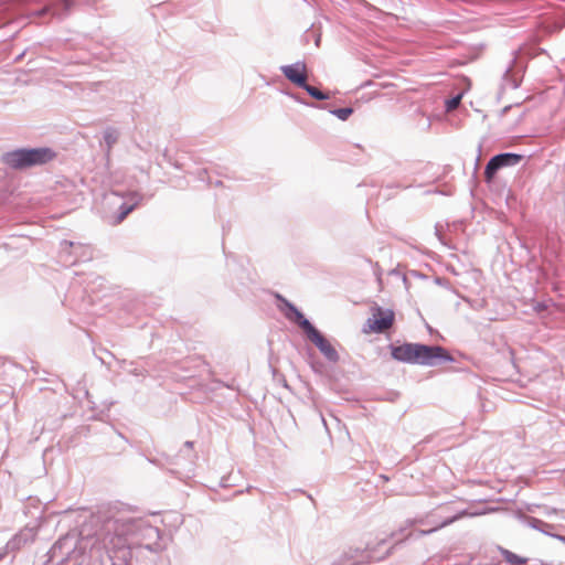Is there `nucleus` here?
<instances>
[{
	"label": "nucleus",
	"mask_w": 565,
	"mask_h": 565,
	"mask_svg": "<svg viewBox=\"0 0 565 565\" xmlns=\"http://www.w3.org/2000/svg\"><path fill=\"white\" fill-rule=\"evenodd\" d=\"M279 70L282 75L295 86L300 87L306 85L307 65L303 61H297L292 64L281 65Z\"/></svg>",
	"instance_id": "9"
},
{
	"label": "nucleus",
	"mask_w": 565,
	"mask_h": 565,
	"mask_svg": "<svg viewBox=\"0 0 565 565\" xmlns=\"http://www.w3.org/2000/svg\"><path fill=\"white\" fill-rule=\"evenodd\" d=\"M316 107L327 109L329 114L337 117L341 121H347L354 113V108L352 106L329 107L328 105H316Z\"/></svg>",
	"instance_id": "12"
},
{
	"label": "nucleus",
	"mask_w": 565,
	"mask_h": 565,
	"mask_svg": "<svg viewBox=\"0 0 565 565\" xmlns=\"http://www.w3.org/2000/svg\"><path fill=\"white\" fill-rule=\"evenodd\" d=\"M371 311L372 317L367 318L362 328L364 333L380 334L395 321V312L391 308H383L374 303V306L371 307Z\"/></svg>",
	"instance_id": "6"
},
{
	"label": "nucleus",
	"mask_w": 565,
	"mask_h": 565,
	"mask_svg": "<svg viewBox=\"0 0 565 565\" xmlns=\"http://www.w3.org/2000/svg\"><path fill=\"white\" fill-rule=\"evenodd\" d=\"M391 274H392V275H397L398 273H397V270H396V269H393V270L391 271Z\"/></svg>",
	"instance_id": "43"
},
{
	"label": "nucleus",
	"mask_w": 565,
	"mask_h": 565,
	"mask_svg": "<svg viewBox=\"0 0 565 565\" xmlns=\"http://www.w3.org/2000/svg\"><path fill=\"white\" fill-rule=\"evenodd\" d=\"M281 384L284 387L289 388L288 382L285 377L282 379Z\"/></svg>",
	"instance_id": "39"
},
{
	"label": "nucleus",
	"mask_w": 565,
	"mask_h": 565,
	"mask_svg": "<svg viewBox=\"0 0 565 565\" xmlns=\"http://www.w3.org/2000/svg\"><path fill=\"white\" fill-rule=\"evenodd\" d=\"M366 260H367V263L373 265V267H374V275L377 277V280H381L382 270H381V267H380L379 263L373 264L371 259H366Z\"/></svg>",
	"instance_id": "22"
},
{
	"label": "nucleus",
	"mask_w": 565,
	"mask_h": 565,
	"mask_svg": "<svg viewBox=\"0 0 565 565\" xmlns=\"http://www.w3.org/2000/svg\"><path fill=\"white\" fill-rule=\"evenodd\" d=\"M243 493V490H235L233 493H232V497H235L237 494H242Z\"/></svg>",
	"instance_id": "40"
},
{
	"label": "nucleus",
	"mask_w": 565,
	"mask_h": 565,
	"mask_svg": "<svg viewBox=\"0 0 565 565\" xmlns=\"http://www.w3.org/2000/svg\"><path fill=\"white\" fill-rule=\"evenodd\" d=\"M317 359H318V356H317V354L315 353V351H313L312 349L308 348V349H307V361H308V363H309L310 361H315V360H317Z\"/></svg>",
	"instance_id": "25"
},
{
	"label": "nucleus",
	"mask_w": 565,
	"mask_h": 565,
	"mask_svg": "<svg viewBox=\"0 0 565 565\" xmlns=\"http://www.w3.org/2000/svg\"><path fill=\"white\" fill-rule=\"evenodd\" d=\"M309 365H310L311 370L318 375H322L326 371L324 363L322 361H320L319 359H317L315 361H310Z\"/></svg>",
	"instance_id": "19"
},
{
	"label": "nucleus",
	"mask_w": 565,
	"mask_h": 565,
	"mask_svg": "<svg viewBox=\"0 0 565 565\" xmlns=\"http://www.w3.org/2000/svg\"><path fill=\"white\" fill-rule=\"evenodd\" d=\"M385 544L384 540L376 543L367 542L365 545L350 546L339 556L334 565H365L372 561H382L391 555V548L384 554H377V547Z\"/></svg>",
	"instance_id": "3"
},
{
	"label": "nucleus",
	"mask_w": 565,
	"mask_h": 565,
	"mask_svg": "<svg viewBox=\"0 0 565 565\" xmlns=\"http://www.w3.org/2000/svg\"><path fill=\"white\" fill-rule=\"evenodd\" d=\"M140 530V522L136 520L116 521L113 524V531L104 539L114 550L125 547L129 540Z\"/></svg>",
	"instance_id": "5"
},
{
	"label": "nucleus",
	"mask_w": 565,
	"mask_h": 565,
	"mask_svg": "<svg viewBox=\"0 0 565 565\" xmlns=\"http://www.w3.org/2000/svg\"><path fill=\"white\" fill-rule=\"evenodd\" d=\"M381 478H382L383 480H385V481H387V480H388V477H386L385 475H381Z\"/></svg>",
	"instance_id": "42"
},
{
	"label": "nucleus",
	"mask_w": 565,
	"mask_h": 565,
	"mask_svg": "<svg viewBox=\"0 0 565 565\" xmlns=\"http://www.w3.org/2000/svg\"><path fill=\"white\" fill-rule=\"evenodd\" d=\"M55 157L49 148L19 149L6 154V162L14 169H25L33 166L44 164Z\"/></svg>",
	"instance_id": "4"
},
{
	"label": "nucleus",
	"mask_w": 565,
	"mask_h": 565,
	"mask_svg": "<svg viewBox=\"0 0 565 565\" xmlns=\"http://www.w3.org/2000/svg\"><path fill=\"white\" fill-rule=\"evenodd\" d=\"M440 509H441V510H448V509H449V505H448V504L440 505Z\"/></svg>",
	"instance_id": "41"
},
{
	"label": "nucleus",
	"mask_w": 565,
	"mask_h": 565,
	"mask_svg": "<svg viewBox=\"0 0 565 565\" xmlns=\"http://www.w3.org/2000/svg\"><path fill=\"white\" fill-rule=\"evenodd\" d=\"M434 282L441 287H447L449 285L448 279H446L445 277H439V276H436L434 278Z\"/></svg>",
	"instance_id": "21"
},
{
	"label": "nucleus",
	"mask_w": 565,
	"mask_h": 565,
	"mask_svg": "<svg viewBox=\"0 0 565 565\" xmlns=\"http://www.w3.org/2000/svg\"><path fill=\"white\" fill-rule=\"evenodd\" d=\"M511 108H512V105L504 106V107L501 109L500 115H501V116H504L505 114H508V111H509Z\"/></svg>",
	"instance_id": "34"
},
{
	"label": "nucleus",
	"mask_w": 565,
	"mask_h": 565,
	"mask_svg": "<svg viewBox=\"0 0 565 565\" xmlns=\"http://www.w3.org/2000/svg\"><path fill=\"white\" fill-rule=\"evenodd\" d=\"M520 85H521V82H520L519 79H516V78H514V77H513V78H511V86H512V88H514V89H515V88H518Z\"/></svg>",
	"instance_id": "33"
},
{
	"label": "nucleus",
	"mask_w": 565,
	"mask_h": 565,
	"mask_svg": "<svg viewBox=\"0 0 565 565\" xmlns=\"http://www.w3.org/2000/svg\"><path fill=\"white\" fill-rule=\"evenodd\" d=\"M481 149H482V145H481V143H479V145H478V154H477L476 162H475V172H476V171H477V169H478L479 159H480V156H481Z\"/></svg>",
	"instance_id": "30"
},
{
	"label": "nucleus",
	"mask_w": 565,
	"mask_h": 565,
	"mask_svg": "<svg viewBox=\"0 0 565 565\" xmlns=\"http://www.w3.org/2000/svg\"><path fill=\"white\" fill-rule=\"evenodd\" d=\"M214 398L218 395L217 392L226 388L228 391L226 395V399L228 402L236 401L238 397V388L235 386V381L233 380L231 383H225L218 379L214 377Z\"/></svg>",
	"instance_id": "11"
},
{
	"label": "nucleus",
	"mask_w": 565,
	"mask_h": 565,
	"mask_svg": "<svg viewBox=\"0 0 565 565\" xmlns=\"http://www.w3.org/2000/svg\"><path fill=\"white\" fill-rule=\"evenodd\" d=\"M230 499V497H223L221 493H218L215 489H214V497H213V500L216 501V500H222V501H227Z\"/></svg>",
	"instance_id": "29"
},
{
	"label": "nucleus",
	"mask_w": 565,
	"mask_h": 565,
	"mask_svg": "<svg viewBox=\"0 0 565 565\" xmlns=\"http://www.w3.org/2000/svg\"><path fill=\"white\" fill-rule=\"evenodd\" d=\"M544 513L547 515V516H551L552 514H556L558 512V510L556 508H550L547 505L544 507Z\"/></svg>",
	"instance_id": "28"
},
{
	"label": "nucleus",
	"mask_w": 565,
	"mask_h": 565,
	"mask_svg": "<svg viewBox=\"0 0 565 565\" xmlns=\"http://www.w3.org/2000/svg\"><path fill=\"white\" fill-rule=\"evenodd\" d=\"M223 186V182L221 180H214V188Z\"/></svg>",
	"instance_id": "38"
},
{
	"label": "nucleus",
	"mask_w": 565,
	"mask_h": 565,
	"mask_svg": "<svg viewBox=\"0 0 565 565\" xmlns=\"http://www.w3.org/2000/svg\"><path fill=\"white\" fill-rule=\"evenodd\" d=\"M550 529L551 527H544V532H542V533L547 535V536L557 539L558 541H561V542H563L565 544V536L562 535V534L552 533V532L548 531Z\"/></svg>",
	"instance_id": "20"
},
{
	"label": "nucleus",
	"mask_w": 565,
	"mask_h": 565,
	"mask_svg": "<svg viewBox=\"0 0 565 565\" xmlns=\"http://www.w3.org/2000/svg\"><path fill=\"white\" fill-rule=\"evenodd\" d=\"M438 193L443 194V195H451L452 194V191L451 190H439L437 191Z\"/></svg>",
	"instance_id": "37"
},
{
	"label": "nucleus",
	"mask_w": 565,
	"mask_h": 565,
	"mask_svg": "<svg viewBox=\"0 0 565 565\" xmlns=\"http://www.w3.org/2000/svg\"><path fill=\"white\" fill-rule=\"evenodd\" d=\"M524 159V154L515 152H500L492 156L484 168V180L490 184L497 177L498 172L508 167H514Z\"/></svg>",
	"instance_id": "7"
},
{
	"label": "nucleus",
	"mask_w": 565,
	"mask_h": 565,
	"mask_svg": "<svg viewBox=\"0 0 565 565\" xmlns=\"http://www.w3.org/2000/svg\"><path fill=\"white\" fill-rule=\"evenodd\" d=\"M480 513H477V512H470L468 509H462V510H458L456 512H454V514L449 515V516H446L438 525H436L435 527L430 529V530H426V531H423L422 533L424 535H428V534H431L440 529H444L452 523H455L456 521L465 518V516H475V515H479Z\"/></svg>",
	"instance_id": "10"
},
{
	"label": "nucleus",
	"mask_w": 565,
	"mask_h": 565,
	"mask_svg": "<svg viewBox=\"0 0 565 565\" xmlns=\"http://www.w3.org/2000/svg\"><path fill=\"white\" fill-rule=\"evenodd\" d=\"M547 308H548V306H547V303H546V302H544V301H539V302H536V303H535V306H534V310H535L536 312H543L544 310H547Z\"/></svg>",
	"instance_id": "24"
},
{
	"label": "nucleus",
	"mask_w": 565,
	"mask_h": 565,
	"mask_svg": "<svg viewBox=\"0 0 565 565\" xmlns=\"http://www.w3.org/2000/svg\"><path fill=\"white\" fill-rule=\"evenodd\" d=\"M73 6L72 0H63V7L65 11H68Z\"/></svg>",
	"instance_id": "31"
},
{
	"label": "nucleus",
	"mask_w": 565,
	"mask_h": 565,
	"mask_svg": "<svg viewBox=\"0 0 565 565\" xmlns=\"http://www.w3.org/2000/svg\"><path fill=\"white\" fill-rule=\"evenodd\" d=\"M320 41H321V35L320 34H315V44H316V46L320 45Z\"/></svg>",
	"instance_id": "36"
},
{
	"label": "nucleus",
	"mask_w": 565,
	"mask_h": 565,
	"mask_svg": "<svg viewBox=\"0 0 565 565\" xmlns=\"http://www.w3.org/2000/svg\"><path fill=\"white\" fill-rule=\"evenodd\" d=\"M299 88L306 90V93L313 99L316 100H327L330 98V95L328 92H323V90H320L319 88L312 86V85H309L308 82L306 81V85L305 86H300Z\"/></svg>",
	"instance_id": "15"
},
{
	"label": "nucleus",
	"mask_w": 565,
	"mask_h": 565,
	"mask_svg": "<svg viewBox=\"0 0 565 565\" xmlns=\"http://www.w3.org/2000/svg\"><path fill=\"white\" fill-rule=\"evenodd\" d=\"M51 11V7L46 6L41 11L38 12V15H43L44 13Z\"/></svg>",
	"instance_id": "35"
},
{
	"label": "nucleus",
	"mask_w": 565,
	"mask_h": 565,
	"mask_svg": "<svg viewBox=\"0 0 565 565\" xmlns=\"http://www.w3.org/2000/svg\"><path fill=\"white\" fill-rule=\"evenodd\" d=\"M280 93L284 94L285 96H288V97L292 98L295 102H297V103H299L301 105H305V106H308V107H316L315 103L307 102L299 94H296V93L291 92L290 89H280Z\"/></svg>",
	"instance_id": "17"
},
{
	"label": "nucleus",
	"mask_w": 565,
	"mask_h": 565,
	"mask_svg": "<svg viewBox=\"0 0 565 565\" xmlns=\"http://www.w3.org/2000/svg\"><path fill=\"white\" fill-rule=\"evenodd\" d=\"M134 210V206L125 207L119 216V222L124 221L125 217Z\"/></svg>",
	"instance_id": "26"
},
{
	"label": "nucleus",
	"mask_w": 565,
	"mask_h": 565,
	"mask_svg": "<svg viewBox=\"0 0 565 565\" xmlns=\"http://www.w3.org/2000/svg\"><path fill=\"white\" fill-rule=\"evenodd\" d=\"M239 479L238 475H234L233 472L223 476L220 480V488H230L236 486V481Z\"/></svg>",
	"instance_id": "18"
},
{
	"label": "nucleus",
	"mask_w": 565,
	"mask_h": 565,
	"mask_svg": "<svg viewBox=\"0 0 565 565\" xmlns=\"http://www.w3.org/2000/svg\"><path fill=\"white\" fill-rule=\"evenodd\" d=\"M426 328H427V330H428L429 334L437 333V334H438V337H439L440 339H443V337L439 334V332H438L436 329H434V328H433V327H430L429 324H426Z\"/></svg>",
	"instance_id": "32"
},
{
	"label": "nucleus",
	"mask_w": 565,
	"mask_h": 565,
	"mask_svg": "<svg viewBox=\"0 0 565 565\" xmlns=\"http://www.w3.org/2000/svg\"><path fill=\"white\" fill-rule=\"evenodd\" d=\"M498 551L502 558L509 564V565H525L529 562L527 557L518 555L513 553L512 551L498 546Z\"/></svg>",
	"instance_id": "13"
},
{
	"label": "nucleus",
	"mask_w": 565,
	"mask_h": 565,
	"mask_svg": "<svg viewBox=\"0 0 565 565\" xmlns=\"http://www.w3.org/2000/svg\"><path fill=\"white\" fill-rule=\"evenodd\" d=\"M388 350L393 360L406 364L435 367L455 362L450 352L440 345L405 341L388 344Z\"/></svg>",
	"instance_id": "2"
},
{
	"label": "nucleus",
	"mask_w": 565,
	"mask_h": 565,
	"mask_svg": "<svg viewBox=\"0 0 565 565\" xmlns=\"http://www.w3.org/2000/svg\"><path fill=\"white\" fill-rule=\"evenodd\" d=\"M520 519L525 525L539 532H544V527H554L553 524L546 523L543 520L534 516L520 515Z\"/></svg>",
	"instance_id": "14"
},
{
	"label": "nucleus",
	"mask_w": 565,
	"mask_h": 565,
	"mask_svg": "<svg viewBox=\"0 0 565 565\" xmlns=\"http://www.w3.org/2000/svg\"><path fill=\"white\" fill-rule=\"evenodd\" d=\"M463 97V93H458L445 99L444 106L446 111H450L459 106L461 99Z\"/></svg>",
	"instance_id": "16"
},
{
	"label": "nucleus",
	"mask_w": 565,
	"mask_h": 565,
	"mask_svg": "<svg viewBox=\"0 0 565 565\" xmlns=\"http://www.w3.org/2000/svg\"><path fill=\"white\" fill-rule=\"evenodd\" d=\"M277 309L290 322L296 323L306 338L315 344L319 352L331 363H337L340 355L327 337L305 316V313L289 299L277 291L271 292Z\"/></svg>",
	"instance_id": "1"
},
{
	"label": "nucleus",
	"mask_w": 565,
	"mask_h": 565,
	"mask_svg": "<svg viewBox=\"0 0 565 565\" xmlns=\"http://www.w3.org/2000/svg\"><path fill=\"white\" fill-rule=\"evenodd\" d=\"M384 541H385V544L377 547V554H384L387 548H391V552L393 551L394 546L393 545L387 546V541L386 540H384Z\"/></svg>",
	"instance_id": "27"
},
{
	"label": "nucleus",
	"mask_w": 565,
	"mask_h": 565,
	"mask_svg": "<svg viewBox=\"0 0 565 565\" xmlns=\"http://www.w3.org/2000/svg\"><path fill=\"white\" fill-rule=\"evenodd\" d=\"M223 253L225 255L226 269L232 280H236L239 285H246L250 281L249 273L243 263L232 253L225 250L224 242L222 243Z\"/></svg>",
	"instance_id": "8"
},
{
	"label": "nucleus",
	"mask_w": 565,
	"mask_h": 565,
	"mask_svg": "<svg viewBox=\"0 0 565 565\" xmlns=\"http://www.w3.org/2000/svg\"><path fill=\"white\" fill-rule=\"evenodd\" d=\"M408 274L412 277H415V278H418V279H427V275H425L424 273H422L419 270H416V269L409 270Z\"/></svg>",
	"instance_id": "23"
}]
</instances>
